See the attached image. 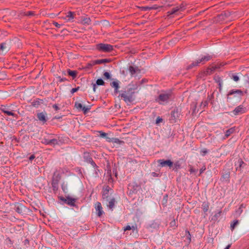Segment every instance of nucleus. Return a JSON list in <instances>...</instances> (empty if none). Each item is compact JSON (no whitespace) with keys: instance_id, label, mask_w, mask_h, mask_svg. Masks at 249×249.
<instances>
[{"instance_id":"obj_1","label":"nucleus","mask_w":249,"mask_h":249,"mask_svg":"<svg viewBox=\"0 0 249 249\" xmlns=\"http://www.w3.org/2000/svg\"><path fill=\"white\" fill-rule=\"evenodd\" d=\"M138 88L139 85L138 84L129 85L127 90L122 91L119 96L123 98L125 103H131L134 100L135 90H138Z\"/></svg>"},{"instance_id":"obj_2","label":"nucleus","mask_w":249,"mask_h":249,"mask_svg":"<svg viewBox=\"0 0 249 249\" xmlns=\"http://www.w3.org/2000/svg\"><path fill=\"white\" fill-rule=\"evenodd\" d=\"M96 49L100 52L109 53L113 50V46L108 44L99 43L96 45Z\"/></svg>"},{"instance_id":"obj_3","label":"nucleus","mask_w":249,"mask_h":249,"mask_svg":"<svg viewBox=\"0 0 249 249\" xmlns=\"http://www.w3.org/2000/svg\"><path fill=\"white\" fill-rule=\"evenodd\" d=\"M171 94L170 93H162L160 94L158 97L156 99V101L160 105H163L168 102L171 97Z\"/></svg>"},{"instance_id":"obj_4","label":"nucleus","mask_w":249,"mask_h":249,"mask_svg":"<svg viewBox=\"0 0 249 249\" xmlns=\"http://www.w3.org/2000/svg\"><path fill=\"white\" fill-rule=\"evenodd\" d=\"M60 179V177L59 176L53 177L52 181V186L53 190L54 193H56L58 189V184Z\"/></svg>"},{"instance_id":"obj_5","label":"nucleus","mask_w":249,"mask_h":249,"mask_svg":"<svg viewBox=\"0 0 249 249\" xmlns=\"http://www.w3.org/2000/svg\"><path fill=\"white\" fill-rule=\"evenodd\" d=\"M41 142L46 145L54 146L58 144V141L56 139H48L44 138L42 140Z\"/></svg>"},{"instance_id":"obj_6","label":"nucleus","mask_w":249,"mask_h":249,"mask_svg":"<svg viewBox=\"0 0 249 249\" xmlns=\"http://www.w3.org/2000/svg\"><path fill=\"white\" fill-rule=\"evenodd\" d=\"M60 199L65 203L71 206H74L76 202L75 198H71L70 196H68L66 198L61 197Z\"/></svg>"},{"instance_id":"obj_7","label":"nucleus","mask_w":249,"mask_h":249,"mask_svg":"<svg viewBox=\"0 0 249 249\" xmlns=\"http://www.w3.org/2000/svg\"><path fill=\"white\" fill-rule=\"evenodd\" d=\"M212 58V56L211 55L207 54L206 55L201 56V57L197 59V61L199 65H200V64H204L206 62L209 61Z\"/></svg>"},{"instance_id":"obj_8","label":"nucleus","mask_w":249,"mask_h":249,"mask_svg":"<svg viewBox=\"0 0 249 249\" xmlns=\"http://www.w3.org/2000/svg\"><path fill=\"white\" fill-rule=\"evenodd\" d=\"M246 111V107H244L242 105H240L233 110L232 113L234 115H238L242 113H245Z\"/></svg>"},{"instance_id":"obj_9","label":"nucleus","mask_w":249,"mask_h":249,"mask_svg":"<svg viewBox=\"0 0 249 249\" xmlns=\"http://www.w3.org/2000/svg\"><path fill=\"white\" fill-rule=\"evenodd\" d=\"M180 116V112L178 109H174L171 112V120L173 122H176L177 120L179 119Z\"/></svg>"},{"instance_id":"obj_10","label":"nucleus","mask_w":249,"mask_h":249,"mask_svg":"<svg viewBox=\"0 0 249 249\" xmlns=\"http://www.w3.org/2000/svg\"><path fill=\"white\" fill-rule=\"evenodd\" d=\"M235 95V97H241L243 95V92L240 89H232L229 91L228 94V99L229 98V96L231 95Z\"/></svg>"},{"instance_id":"obj_11","label":"nucleus","mask_w":249,"mask_h":249,"mask_svg":"<svg viewBox=\"0 0 249 249\" xmlns=\"http://www.w3.org/2000/svg\"><path fill=\"white\" fill-rule=\"evenodd\" d=\"M158 162L162 167L167 166L171 167L173 165V162L170 160H159Z\"/></svg>"},{"instance_id":"obj_12","label":"nucleus","mask_w":249,"mask_h":249,"mask_svg":"<svg viewBox=\"0 0 249 249\" xmlns=\"http://www.w3.org/2000/svg\"><path fill=\"white\" fill-rule=\"evenodd\" d=\"M128 70L132 76H135L136 74L140 73V70L137 67L130 66Z\"/></svg>"},{"instance_id":"obj_13","label":"nucleus","mask_w":249,"mask_h":249,"mask_svg":"<svg viewBox=\"0 0 249 249\" xmlns=\"http://www.w3.org/2000/svg\"><path fill=\"white\" fill-rule=\"evenodd\" d=\"M95 210H96V211L97 212V214L98 216H101L103 213V209H102V205H101V203L100 202H97L96 204H95Z\"/></svg>"},{"instance_id":"obj_14","label":"nucleus","mask_w":249,"mask_h":249,"mask_svg":"<svg viewBox=\"0 0 249 249\" xmlns=\"http://www.w3.org/2000/svg\"><path fill=\"white\" fill-rule=\"evenodd\" d=\"M110 86L112 88H114V93L116 94L119 91V89L120 88L119 81L118 80H116L110 83Z\"/></svg>"},{"instance_id":"obj_15","label":"nucleus","mask_w":249,"mask_h":249,"mask_svg":"<svg viewBox=\"0 0 249 249\" xmlns=\"http://www.w3.org/2000/svg\"><path fill=\"white\" fill-rule=\"evenodd\" d=\"M38 119L43 123L47 121V114L45 112H40L37 114Z\"/></svg>"},{"instance_id":"obj_16","label":"nucleus","mask_w":249,"mask_h":249,"mask_svg":"<svg viewBox=\"0 0 249 249\" xmlns=\"http://www.w3.org/2000/svg\"><path fill=\"white\" fill-rule=\"evenodd\" d=\"M9 50V47L6 43L0 44V53H1L7 52Z\"/></svg>"},{"instance_id":"obj_17","label":"nucleus","mask_w":249,"mask_h":249,"mask_svg":"<svg viewBox=\"0 0 249 249\" xmlns=\"http://www.w3.org/2000/svg\"><path fill=\"white\" fill-rule=\"evenodd\" d=\"M110 62V60L109 59H98L94 61L93 62V65L96 64H101L103 63H106Z\"/></svg>"},{"instance_id":"obj_18","label":"nucleus","mask_w":249,"mask_h":249,"mask_svg":"<svg viewBox=\"0 0 249 249\" xmlns=\"http://www.w3.org/2000/svg\"><path fill=\"white\" fill-rule=\"evenodd\" d=\"M198 66H199V64H198V63L196 60L195 61H193L191 64H190V65H188V66H186V69L187 70H190V69H192L195 67H196Z\"/></svg>"},{"instance_id":"obj_19","label":"nucleus","mask_w":249,"mask_h":249,"mask_svg":"<svg viewBox=\"0 0 249 249\" xmlns=\"http://www.w3.org/2000/svg\"><path fill=\"white\" fill-rule=\"evenodd\" d=\"M102 196L103 199L106 200L107 201L108 200V198L109 196V189H106L104 190Z\"/></svg>"},{"instance_id":"obj_20","label":"nucleus","mask_w":249,"mask_h":249,"mask_svg":"<svg viewBox=\"0 0 249 249\" xmlns=\"http://www.w3.org/2000/svg\"><path fill=\"white\" fill-rule=\"evenodd\" d=\"M74 12L69 11L67 14L66 19L68 21L72 20L74 18Z\"/></svg>"},{"instance_id":"obj_21","label":"nucleus","mask_w":249,"mask_h":249,"mask_svg":"<svg viewBox=\"0 0 249 249\" xmlns=\"http://www.w3.org/2000/svg\"><path fill=\"white\" fill-rule=\"evenodd\" d=\"M91 20L90 18L86 17L83 18L81 19V23L84 25H89L90 24Z\"/></svg>"},{"instance_id":"obj_22","label":"nucleus","mask_w":249,"mask_h":249,"mask_svg":"<svg viewBox=\"0 0 249 249\" xmlns=\"http://www.w3.org/2000/svg\"><path fill=\"white\" fill-rule=\"evenodd\" d=\"M234 127H231L228 130H226L225 132V136L226 138H228L229 137L231 134H232L235 131Z\"/></svg>"},{"instance_id":"obj_23","label":"nucleus","mask_w":249,"mask_h":249,"mask_svg":"<svg viewBox=\"0 0 249 249\" xmlns=\"http://www.w3.org/2000/svg\"><path fill=\"white\" fill-rule=\"evenodd\" d=\"M209 208V204L208 202H204L202 205V209L204 213L207 212Z\"/></svg>"},{"instance_id":"obj_24","label":"nucleus","mask_w":249,"mask_h":249,"mask_svg":"<svg viewBox=\"0 0 249 249\" xmlns=\"http://www.w3.org/2000/svg\"><path fill=\"white\" fill-rule=\"evenodd\" d=\"M23 208L24 206L22 204H18L16 206V211L19 213H23Z\"/></svg>"},{"instance_id":"obj_25","label":"nucleus","mask_w":249,"mask_h":249,"mask_svg":"<svg viewBox=\"0 0 249 249\" xmlns=\"http://www.w3.org/2000/svg\"><path fill=\"white\" fill-rule=\"evenodd\" d=\"M115 202V199L114 198H112L108 203V205H107L108 208L111 210L114 208Z\"/></svg>"},{"instance_id":"obj_26","label":"nucleus","mask_w":249,"mask_h":249,"mask_svg":"<svg viewBox=\"0 0 249 249\" xmlns=\"http://www.w3.org/2000/svg\"><path fill=\"white\" fill-rule=\"evenodd\" d=\"M68 73L69 75L72 76L73 78H75L77 74V72L75 71H71V70H69L68 71Z\"/></svg>"},{"instance_id":"obj_27","label":"nucleus","mask_w":249,"mask_h":249,"mask_svg":"<svg viewBox=\"0 0 249 249\" xmlns=\"http://www.w3.org/2000/svg\"><path fill=\"white\" fill-rule=\"evenodd\" d=\"M221 211H220L218 213H216L212 217V220L216 221L218 219V218L220 217L221 215Z\"/></svg>"},{"instance_id":"obj_28","label":"nucleus","mask_w":249,"mask_h":249,"mask_svg":"<svg viewBox=\"0 0 249 249\" xmlns=\"http://www.w3.org/2000/svg\"><path fill=\"white\" fill-rule=\"evenodd\" d=\"M238 223H239L238 220H235L233 221V222L232 223H231V230L233 231L234 229L236 226H237L238 224Z\"/></svg>"},{"instance_id":"obj_29","label":"nucleus","mask_w":249,"mask_h":249,"mask_svg":"<svg viewBox=\"0 0 249 249\" xmlns=\"http://www.w3.org/2000/svg\"><path fill=\"white\" fill-rule=\"evenodd\" d=\"M179 10V8L178 7H174L172 8L170 11L168 12V13L170 15H173L175 14L176 12L178 11Z\"/></svg>"},{"instance_id":"obj_30","label":"nucleus","mask_w":249,"mask_h":249,"mask_svg":"<svg viewBox=\"0 0 249 249\" xmlns=\"http://www.w3.org/2000/svg\"><path fill=\"white\" fill-rule=\"evenodd\" d=\"M61 188L64 192L67 193L68 191L67 184L63 182L61 185Z\"/></svg>"},{"instance_id":"obj_31","label":"nucleus","mask_w":249,"mask_h":249,"mask_svg":"<svg viewBox=\"0 0 249 249\" xmlns=\"http://www.w3.org/2000/svg\"><path fill=\"white\" fill-rule=\"evenodd\" d=\"M105 84L104 81L101 78H99L97 80L96 84L98 86H102Z\"/></svg>"},{"instance_id":"obj_32","label":"nucleus","mask_w":249,"mask_h":249,"mask_svg":"<svg viewBox=\"0 0 249 249\" xmlns=\"http://www.w3.org/2000/svg\"><path fill=\"white\" fill-rule=\"evenodd\" d=\"M4 113L6 114V115H7L8 116H12L13 117H15L16 116V114H15L14 112H13L12 111H10V110L4 111Z\"/></svg>"},{"instance_id":"obj_33","label":"nucleus","mask_w":249,"mask_h":249,"mask_svg":"<svg viewBox=\"0 0 249 249\" xmlns=\"http://www.w3.org/2000/svg\"><path fill=\"white\" fill-rule=\"evenodd\" d=\"M243 207H244V205L243 204H242L240 206L239 209L236 211V213L240 215L242 213V211H243L242 208Z\"/></svg>"},{"instance_id":"obj_34","label":"nucleus","mask_w":249,"mask_h":249,"mask_svg":"<svg viewBox=\"0 0 249 249\" xmlns=\"http://www.w3.org/2000/svg\"><path fill=\"white\" fill-rule=\"evenodd\" d=\"M75 107L77 108L78 109H82L83 105L78 102H75Z\"/></svg>"},{"instance_id":"obj_35","label":"nucleus","mask_w":249,"mask_h":249,"mask_svg":"<svg viewBox=\"0 0 249 249\" xmlns=\"http://www.w3.org/2000/svg\"><path fill=\"white\" fill-rule=\"evenodd\" d=\"M103 75H104L105 78H106L107 79H109L111 78V75L108 72H107V71L105 72L104 73Z\"/></svg>"},{"instance_id":"obj_36","label":"nucleus","mask_w":249,"mask_h":249,"mask_svg":"<svg viewBox=\"0 0 249 249\" xmlns=\"http://www.w3.org/2000/svg\"><path fill=\"white\" fill-rule=\"evenodd\" d=\"M231 79H233L234 81L237 82L239 80V77L235 74H232L231 76Z\"/></svg>"},{"instance_id":"obj_37","label":"nucleus","mask_w":249,"mask_h":249,"mask_svg":"<svg viewBox=\"0 0 249 249\" xmlns=\"http://www.w3.org/2000/svg\"><path fill=\"white\" fill-rule=\"evenodd\" d=\"M180 168V164L178 161H177L174 163V169L178 170Z\"/></svg>"},{"instance_id":"obj_38","label":"nucleus","mask_w":249,"mask_h":249,"mask_svg":"<svg viewBox=\"0 0 249 249\" xmlns=\"http://www.w3.org/2000/svg\"><path fill=\"white\" fill-rule=\"evenodd\" d=\"M81 110L83 111V113L85 114L89 110V108H88V107H83V106Z\"/></svg>"},{"instance_id":"obj_39","label":"nucleus","mask_w":249,"mask_h":249,"mask_svg":"<svg viewBox=\"0 0 249 249\" xmlns=\"http://www.w3.org/2000/svg\"><path fill=\"white\" fill-rule=\"evenodd\" d=\"M79 89V87H78L77 88H73V89H71V94H73L74 92H75L77 91H78Z\"/></svg>"},{"instance_id":"obj_40","label":"nucleus","mask_w":249,"mask_h":249,"mask_svg":"<svg viewBox=\"0 0 249 249\" xmlns=\"http://www.w3.org/2000/svg\"><path fill=\"white\" fill-rule=\"evenodd\" d=\"M53 25H54L56 27L58 28H60L62 26V24H59L58 23L56 22H53Z\"/></svg>"},{"instance_id":"obj_41","label":"nucleus","mask_w":249,"mask_h":249,"mask_svg":"<svg viewBox=\"0 0 249 249\" xmlns=\"http://www.w3.org/2000/svg\"><path fill=\"white\" fill-rule=\"evenodd\" d=\"M142 9L143 11L151 10V7L150 6H143L142 7Z\"/></svg>"},{"instance_id":"obj_42","label":"nucleus","mask_w":249,"mask_h":249,"mask_svg":"<svg viewBox=\"0 0 249 249\" xmlns=\"http://www.w3.org/2000/svg\"><path fill=\"white\" fill-rule=\"evenodd\" d=\"M189 171H190V173H196L197 172V170H196L192 166L190 167Z\"/></svg>"},{"instance_id":"obj_43","label":"nucleus","mask_w":249,"mask_h":249,"mask_svg":"<svg viewBox=\"0 0 249 249\" xmlns=\"http://www.w3.org/2000/svg\"><path fill=\"white\" fill-rule=\"evenodd\" d=\"M0 110H1V111L2 112L4 113V111H7V110H9L8 109V108L6 107H5V106H2L0 108Z\"/></svg>"},{"instance_id":"obj_44","label":"nucleus","mask_w":249,"mask_h":249,"mask_svg":"<svg viewBox=\"0 0 249 249\" xmlns=\"http://www.w3.org/2000/svg\"><path fill=\"white\" fill-rule=\"evenodd\" d=\"M208 152V151L206 150V149H203L201 151L200 153H201V154L202 155V156H204L205 155V154L206 153H207Z\"/></svg>"},{"instance_id":"obj_45","label":"nucleus","mask_w":249,"mask_h":249,"mask_svg":"<svg viewBox=\"0 0 249 249\" xmlns=\"http://www.w3.org/2000/svg\"><path fill=\"white\" fill-rule=\"evenodd\" d=\"M100 136L102 137H107V134L105 132H100Z\"/></svg>"},{"instance_id":"obj_46","label":"nucleus","mask_w":249,"mask_h":249,"mask_svg":"<svg viewBox=\"0 0 249 249\" xmlns=\"http://www.w3.org/2000/svg\"><path fill=\"white\" fill-rule=\"evenodd\" d=\"M162 121V119L160 117H157L156 119V124H159Z\"/></svg>"},{"instance_id":"obj_47","label":"nucleus","mask_w":249,"mask_h":249,"mask_svg":"<svg viewBox=\"0 0 249 249\" xmlns=\"http://www.w3.org/2000/svg\"><path fill=\"white\" fill-rule=\"evenodd\" d=\"M206 170V167L204 166L200 170V173L199 176H200L203 172Z\"/></svg>"},{"instance_id":"obj_48","label":"nucleus","mask_w":249,"mask_h":249,"mask_svg":"<svg viewBox=\"0 0 249 249\" xmlns=\"http://www.w3.org/2000/svg\"><path fill=\"white\" fill-rule=\"evenodd\" d=\"M53 108L55 110H58L59 109V107H58V106L56 105V104H54L53 106Z\"/></svg>"},{"instance_id":"obj_49","label":"nucleus","mask_w":249,"mask_h":249,"mask_svg":"<svg viewBox=\"0 0 249 249\" xmlns=\"http://www.w3.org/2000/svg\"><path fill=\"white\" fill-rule=\"evenodd\" d=\"M131 229V227L130 226L128 225L124 228V231H128V230H130Z\"/></svg>"},{"instance_id":"obj_50","label":"nucleus","mask_w":249,"mask_h":249,"mask_svg":"<svg viewBox=\"0 0 249 249\" xmlns=\"http://www.w3.org/2000/svg\"><path fill=\"white\" fill-rule=\"evenodd\" d=\"M26 15L28 16H33L34 15V13L32 11H29L27 13Z\"/></svg>"},{"instance_id":"obj_51","label":"nucleus","mask_w":249,"mask_h":249,"mask_svg":"<svg viewBox=\"0 0 249 249\" xmlns=\"http://www.w3.org/2000/svg\"><path fill=\"white\" fill-rule=\"evenodd\" d=\"M151 7V10H153V9H158V6L157 5H154L152 6H150Z\"/></svg>"},{"instance_id":"obj_52","label":"nucleus","mask_w":249,"mask_h":249,"mask_svg":"<svg viewBox=\"0 0 249 249\" xmlns=\"http://www.w3.org/2000/svg\"><path fill=\"white\" fill-rule=\"evenodd\" d=\"M35 158V156H34V155H32L29 157V160L31 161V160H34Z\"/></svg>"},{"instance_id":"obj_53","label":"nucleus","mask_w":249,"mask_h":249,"mask_svg":"<svg viewBox=\"0 0 249 249\" xmlns=\"http://www.w3.org/2000/svg\"><path fill=\"white\" fill-rule=\"evenodd\" d=\"M238 162L239 163V167H241L242 166V164L244 163V162L241 160H238Z\"/></svg>"},{"instance_id":"obj_54","label":"nucleus","mask_w":249,"mask_h":249,"mask_svg":"<svg viewBox=\"0 0 249 249\" xmlns=\"http://www.w3.org/2000/svg\"><path fill=\"white\" fill-rule=\"evenodd\" d=\"M96 85H97L96 84H93V90L94 92H95L96 91Z\"/></svg>"},{"instance_id":"obj_55","label":"nucleus","mask_w":249,"mask_h":249,"mask_svg":"<svg viewBox=\"0 0 249 249\" xmlns=\"http://www.w3.org/2000/svg\"><path fill=\"white\" fill-rule=\"evenodd\" d=\"M186 232L188 233V238L190 240H191V235H190V233L189 231H186Z\"/></svg>"},{"instance_id":"obj_56","label":"nucleus","mask_w":249,"mask_h":249,"mask_svg":"<svg viewBox=\"0 0 249 249\" xmlns=\"http://www.w3.org/2000/svg\"><path fill=\"white\" fill-rule=\"evenodd\" d=\"M152 175L153 176V177H158V174L155 172H152Z\"/></svg>"},{"instance_id":"obj_57","label":"nucleus","mask_w":249,"mask_h":249,"mask_svg":"<svg viewBox=\"0 0 249 249\" xmlns=\"http://www.w3.org/2000/svg\"><path fill=\"white\" fill-rule=\"evenodd\" d=\"M106 139H107V141H108V142H111V141H111V138H109V137H106Z\"/></svg>"},{"instance_id":"obj_58","label":"nucleus","mask_w":249,"mask_h":249,"mask_svg":"<svg viewBox=\"0 0 249 249\" xmlns=\"http://www.w3.org/2000/svg\"><path fill=\"white\" fill-rule=\"evenodd\" d=\"M231 245L229 244L224 249H229L231 247Z\"/></svg>"},{"instance_id":"obj_59","label":"nucleus","mask_w":249,"mask_h":249,"mask_svg":"<svg viewBox=\"0 0 249 249\" xmlns=\"http://www.w3.org/2000/svg\"><path fill=\"white\" fill-rule=\"evenodd\" d=\"M114 142H120V141H119V139H115Z\"/></svg>"},{"instance_id":"obj_60","label":"nucleus","mask_w":249,"mask_h":249,"mask_svg":"<svg viewBox=\"0 0 249 249\" xmlns=\"http://www.w3.org/2000/svg\"><path fill=\"white\" fill-rule=\"evenodd\" d=\"M203 104H204V106H206L207 105V104H208V103H207V101H205L204 102Z\"/></svg>"},{"instance_id":"obj_61","label":"nucleus","mask_w":249,"mask_h":249,"mask_svg":"<svg viewBox=\"0 0 249 249\" xmlns=\"http://www.w3.org/2000/svg\"><path fill=\"white\" fill-rule=\"evenodd\" d=\"M91 164L92 165L94 166H96V164L94 162H93L92 160V162H91Z\"/></svg>"},{"instance_id":"obj_62","label":"nucleus","mask_w":249,"mask_h":249,"mask_svg":"<svg viewBox=\"0 0 249 249\" xmlns=\"http://www.w3.org/2000/svg\"><path fill=\"white\" fill-rule=\"evenodd\" d=\"M66 80V78H64V79H60V80H59V81H60V82H63V81H64V80Z\"/></svg>"},{"instance_id":"obj_63","label":"nucleus","mask_w":249,"mask_h":249,"mask_svg":"<svg viewBox=\"0 0 249 249\" xmlns=\"http://www.w3.org/2000/svg\"><path fill=\"white\" fill-rule=\"evenodd\" d=\"M8 240H9V241L10 242V243L11 244H12V241H11V239H8Z\"/></svg>"},{"instance_id":"obj_64","label":"nucleus","mask_w":249,"mask_h":249,"mask_svg":"<svg viewBox=\"0 0 249 249\" xmlns=\"http://www.w3.org/2000/svg\"><path fill=\"white\" fill-rule=\"evenodd\" d=\"M247 83H248L249 84V78H248V80H247Z\"/></svg>"}]
</instances>
